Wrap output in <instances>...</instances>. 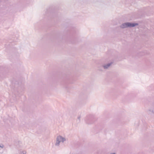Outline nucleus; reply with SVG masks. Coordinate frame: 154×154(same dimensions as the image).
<instances>
[{
    "mask_svg": "<svg viewBox=\"0 0 154 154\" xmlns=\"http://www.w3.org/2000/svg\"><path fill=\"white\" fill-rule=\"evenodd\" d=\"M138 25V23H131L130 22H126L122 23L120 27L122 29L128 27H133Z\"/></svg>",
    "mask_w": 154,
    "mask_h": 154,
    "instance_id": "1",
    "label": "nucleus"
},
{
    "mask_svg": "<svg viewBox=\"0 0 154 154\" xmlns=\"http://www.w3.org/2000/svg\"><path fill=\"white\" fill-rule=\"evenodd\" d=\"M65 140L66 139L65 138L63 137L60 135L58 136H57L56 138V141L55 143V145L59 146L60 142H62L63 143Z\"/></svg>",
    "mask_w": 154,
    "mask_h": 154,
    "instance_id": "2",
    "label": "nucleus"
},
{
    "mask_svg": "<svg viewBox=\"0 0 154 154\" xmlns=\"http://www.w3.org/2000/svg\"><path fill=\"white\" fill-rule=\"evenodd\" d=\"M112 63V62H111L109 63H108L106 65H105L103 66V67L104 69H107Z\"/></svg>",
    "mask_w": 154,
    "mask_h": 154,
    "instance_id": "3",
    "label": "nucleus"
},
{
    "mask_svg": "<svg viewBox=\"0 0 154 154\" xmlns=\"http://www.w3.org/2000/svg\"><path fill=\"white\" fill-rule=\"evenodd\" d=\"M26 152L25 151H23L21 153V154H26Z\"/></svg>",
    "mask_w": 154,
    "mask_h": 154,
    "instance_id": "4",
    "label": "nucleus"
},
{
    "mask_svg": "<svg viewBox=\"0 0 154 154\" xmlns=\"http://www.w3.org/2000/svg\"><path fill=\"white\" fill-rule=\"evenodd\" d=\"M149 111L150 112H152V113H154V112H153V110H151V109H149Z\"/></svg>",
    "mask_w": 154,
    "mask_h": 154,
    "instance_id": "5",
    "label": "nucleus"
},
{
    "mask_svg": "<svg viewBox=\"0 0 154 154\" xmlns=\"http://www.w3.org/2000/svg\"><path fill=\"white\" fill-rule=\"evenodd\" d=\"M80 118L81 116H79L78 117V119L79 120V122L80 121Z\"/></svg>",
    "mask_w": 154,
    "mask_h": 154,
    "instance_id": "6",
    "label": "nucleus"
},
{
    "mask_svg": "<svg viewBox=\"0 0 154 154\" xmlns=\"http://www.w3.org/2000/svg\"><path fill=\"white\" fill-rule=\"evenodd\" d=\"M0 147L2 148H3L4 147V146L3 145H2V146H1L0 145Z\"/></svg>",
    "mask_w": 154,
    "mask_h": 154,
    "instance_id": "7",
    "label": "nucleus"
},
{
    "mask_svg": "<svg viewBox=\"0 0 154 154\" xmlns=\"http://www.w3.org/2000/svg\"><path fill=\"white\" fill-rule=\"evenodd\" d=\"M110 154H116L115 153H111Z\"/></svg>",
    "mask_w": 154,
    "mask_h": 154,
    "instance_id": "8",
    "label": "nucleus"
},
{
    "mask_svg": "<svg viewBox=\"0 0 154 154\" xmlns=\"http://www.w3.org/2000/svg\"><path fill=\"white\" fill-rule=\"evenodd\" d=\"M86 123H88V124H89V123H88V122H86Z\"/></svg>",
    "mask_w": 154,
    "mask_h": 154,
    "instance_id": "9",
    "label": "nucleus"
}]
</instances>
